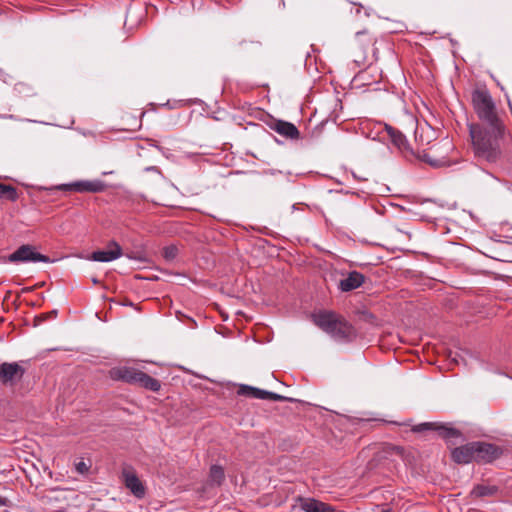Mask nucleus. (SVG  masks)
Segmentation results:
<instances>
[{"instance_id":"f257e3e1","label":"nucleus","mask_w":512,"mask_h":512,"mask_svg":"<svg viewBox=\"0 0 512 512\" xmlns=\"http://www.w3.org/2000/svg\"><path fill=\"white\" fill-rule=\"evenodd\" d=\"M475 156L488 163L512 164V133L504 126L469 125Z\"/></svg>"},{"instance_id":"2eb2a0df","label":"nucleus","mask_w":512,"mask_h":512,"mask_svg":"<svg viewBox=\"0 0 512 512\" xmlns=\"http://www.w3.org/2000/svg\"><path fill=\"white\" fill-rule=\"evenodd\" d=\"M375 42H376L375 38L372 35H370L366 30L359 31L356 33L355 47L359 48L360 50H363V52H364V55L361 58L362 62L367 60L368 50H370L372 52L373 56H375V49H374ZM355 62H360V60L355 59Z\"/></svg>"},{"instance_id":"b1692460","label":"nucleus","mask_w":512,"mask_h":512,"mask_svg":"<svg viewBox=\"0 0 512 512\" xmlns=\"http://www.w3.org/2000/svg\"><path fill=\"white\" fill-rule=\"evenodd\" d=\"M145 172L152 173L156 181H160L163 178L162 172L156 166L146 167Z\"/></svg>"},{"instance_id":"7ed1b4c3","label":"nucleus","mask_w":512,"mask_h":512,"mask_svg":"<svg viewBox=\"0 0 512 512\" xmlns=\"http://www.w3.org/2000/svg\"><path fill=\"white\" fill-rule=\"evenodd\" d=\"M472 104L474 111L480 120L472 125H483L485 127L504 126L505 123L499 116L496 104L486 89H477L472 92Z\"/></svg>"},{"instance_id":"0eeeda50","label":"nucleus","mask_w":512,"mask_h":512,"mask_svg":"<svg viewBox=\"0 0 512 512\" xmlns=\"http://www.w3.org/2000/svg\"><path fill=\"white\" fill-rule=\"evenodd\" d=\"M25 371V368L17 362L1 363L0 383L4 386H13L22 380Z\"/></svg>"},{"instance_id":"2f4dec72","label":"nucleus","mask_w":512,"mask_h":512,"mask_svg":"<svg viewBox=\"0 0 512 512\" xmlns=\"http://www.w3.org/2000/svg\"><path fill=\"white\" fill-rule=\"evenodd\" d=\"M253 230L255 231H258L260 233H266V231L268 230V228L266 226H250Z\"/></svg>"},{"instance_id":"6e6552de","label":"nucleus","mask_w":512,"mask_h":512,"mask_svg":"<svg viewBox=\"0 0 512 512\" xmlns=\"http://www.w3.org/2000/svg\"><path fill=\"white\" fill-rule=\"evenodd\" d=\"M473 444L475 462L490 463L499 458L502 454V449L495 444L483 441H474Z\"/></svg>"},{"instance_id":"412c9836","label":"nucleus","mask_w":512,"mask_h":512,"mask_svg":"<svg viewBox=\"0 0 512 512\" xmlns=\"http://www.w3.org/2000/svg\"><path fill=\"white\" fill-rule=\"evenodd\" d=\"M0 199L16 201L18 199L17 189L12 185L0 183Z\"/></svg>"},{"instance_id":"4be33fe9","label":"nucleus","mask_w":512,"mask_h":512,"mask_svg":"<svg viewBox=\"0 0 512 512\" xmlns=\"http://www.w3.org/2000/svg\"><path fill=\"white\" fill-rule=\"evenodd\" d=\"M225 478L224 470L219 465H212L209 473V482L212 485H220Z\"/></svg>"},{"instance_id":"20e7f679","label":"nucleus","mask_w":512,"mask_h":512,"mask_svg":"<svg viewBox=\"0 0 512 512\" xmlns=\"http://www.w3.org/2000/svg\"><path fill=\"white\" fill-rule=\"evenodd\" d=\"M108 375L114 381H122L130 385H137L153 392H158L161 388V382L159 380L130 366L113 367L109 370Z\"/></svg>"},{"instance_id":"f03ea898","label":"nucleus","mask_w":512,"mask_h":512,"mask_svg":"<svg viewBox=\"0 0 512 512\" xmlns=\"http://www.w3.org/2000/svg\"><path fill=\"white\" fill-rule=\"evenodd\" d=\"M311 317L313 323L335 341L349 342L356 335L354 327L332 311L321 310L313 313Z\"/></svg>"},{"instance_id":"a211bd4d","label":"nucleus","mask_w":512,"mask_h":512,"mask_svg":"<svg viewBox=\"0 0 512 512\" xmlns=\"http://www.w3.org/2000/svg\"><path fill=\"white\" fill-rule=\"evenodd\" d=\"M363 282V274L357 271H353L350 272L346 278L340 281L339 288L344 292H348L360 287L363 284Z\"/></svg>"},{"instance_id":"39448f33","label":"nucleus","mask_w":512,"mask_h":512,"mask_svg":"<svg viewBox=\"0 0 512 512\" xmlns=\"http://www.w3.org/2000/svg\"><path fill=\"white\" fill-rule=\"evenodd\" d=\"M7 261L10 263H50L51 259L37 251L36 247L30 244L19 246L13 253L8 255Z\"/></svg>"},{"instance_id":"473e14b6","label":"nucleus","mask_w":512,"mask_h":512,"mask_svg":"<svg viewBox=\"0 0 512 512\" xmlns=\"http://www.w3.org/2000/svg\"><path fill=\"white\" fill-rule=\"evenodd\" d=\"M6 505V499L0 496V507Z\"/></svg>"},{"instance_id":"c9c22d12","label":"nucleus","mask_w":512,"mask_h":512,"mask_svg":"<svg viewBox=\"0 0 512 512\" xmlns=\"http://www.w3.org/2000/svg\"><path fill=\"white\" fill-rule=\"evenodd\" d=\"M381 512H390V510H388V509H384V510H382Z\"/></svg>"},{"instance_id":"dca6fc26","label":"nucleus","mask_w":512,"mask_h":512,"mask_svg":"<svg viewBox=\"0 0 512 512\" xmlns=\"http://www.w3.org/2000/svg\"><path fill=\"white\" fill-rule=\"evenodd\" d=\"M451 458L457 464L473 462L475 459L473 442L454 448L451 452Z\"/></svg>"},{"instance_id":"7c9ffc66","label":"nucleus","mask_w":512,"mask_h":512,"mask_svg":"<svg viewBox=\"0 0 512 512\" xmlns=\"http://www.w3.org/2000/svg\"><path fill=\"white\" fill-rule=\"evenodd\" d=\"M48 318V314H42L40 316H36L34 321H35V326L37 325H40L43 321H45L46 319Z\"/></svg>"},{"instance_id":"bb28decb","label":"nucleus","mask_w":512,"mask_h":512,"mask_svg":"<svg viewBox=\"0 0 512 512\" xmlns=\"http://www.w3.org/2000/svg\"><path fill=\"white\" fill-rule=\"evenodd\" d=\"M495 241L512 244V235L505 234V235H495V238H493Z\"/></svg>"},{"instance_id":"ddd939ff","label":"nucleus","mask_w":512,"mask_h":512,"mask_svg":"<svg viewBox=\"0 0 512 512\" xmlns=\"http://www.w3.org/2000/svg\"><path fill=\"white\" fill-rule=\"evenodd\" d=\"M299 508L304 512H345L334 506L310 497H298Z\"/></svg>"},{"instance_id":"72a5a7b5","label":"nucleus","mask_w":512,"mask_h":512,"mask_svg":"<svg viewBox=\"0 0 512 512\" xmlns=\"http://www.w3.org/2000/svg\"><path fill=\"white\" fill-rule=\"evenodd\" d=\"M56 315H57V311L56 310H53L50 313H48V317H50V316L51 317H56Z\"/></svg>"},{"instance_id":"9b49d317","label":"nucleus","mask_w":512,"mask_h":512,"mask_svg":"<svg viewBox=\"0 0 512 512\" xmlns=\"http://www.w3.org/2000/svg\"><path fill=\"white\" fill-rule=\"evenodd\" d=\"M122 478L125 487L138 499L146 495V487L131 468H125L122 471Z\"/></svg>"},{"instance_id":"1a4fd4ad","label":"nucleus","mask_w":512,"mask_h":512,"mask_svg":"<svg viewBox=\"0 0 512 512\" xmlns=\"http://www.w3.org/2000/svg\"><path fill=\"white\" fill-rule=\"evenodd\" d=\"M107 185L101 180H80L72 183L62 184L58 189L64 191H74L78 193H98L103 192Z\"/></svg>"},{"instance_id":"9d476101","label":"nucleus","mask_w":512,"mask_h":512,"mask_svg":"<svg viewBox=\"0 0 512 512\" xmlns=\"http://www.w3.org/2000/svg\"><path fill=\"white\" fill-rule=\"evenodd\" d=\"M239 395L247 396L254 399L272 400V401H288L294 402L295 399L286 397L274 392L262 390L249 385H240L238 390Z\"/></svg>"},{"instance_id":"423d86ee","label":"nucleus","mask_w":512,"mask_h":512,"mask_svg":"<svg viewBox=\"0 0 512 512\" xmlns=\"http://www.w3.org/2000/svg\"><path fill=\"white\" fill-rule=\"evenodd\" d=\"M428 430L436 431L441 438L447 441H451L454 438H460L462 436L461 432L458 429H455L443 423L423 422L412 427V431L416 433Z\"/></svg>"},{"instance_id":"4468645a","label":"nucleus","mask_w":512,"mask_h":512,"mask_svg":"<svg viewBox=\"0 0 512 512\" xmlns=\"http://www.w3.org/2000/svg\"><path fill=\"white\" fill-rule=\"evenodd\" d=\"M121 255L122 249L120 245L115 241H111L106 250L94 251L89 259L97 262H110L118 259Z\"/></svg>"},{"instance_id":"c756f323","label":"nucleus","mask_w":512,"mask_h":512,"mask_svg":"<svg viewBox=\"0 0 512 512\" xmlns=\"http://www.w3.org/2000/svg\"><path fill=\"white\" fill-rule=\"evenodd\" d=\"M422 159H423L425 162H428V163H430V164H431V165H433V166H437V165L439 164V162H438V161H436V160H432V159L430 158V156H429V154H428V153H424V155H423Z\"/></svg>"},{"instance_id":"cd10ccee","label":"nucleus","mask_w":512,"mask_h":512,"mask_svg":"<svg viewBox=\"0 0 512 512\" xmlns=\"http://www.w3.org/2000/svg\"><path fill=\"white\" fill-rule=\"evenodd\" d=\"M415 140L421 146L428 145L430 143V141L428 139L423 138L422 134H419V128H416V130H415Z\"/></svg>"},{"instance_id":"f8f14e48","label":"nucleus","mask_w":512,"mask_h":512,"mask_svg":"<svg viewBox=\"0 0 512 512\" xmlns=\"http://www.w3.org/2000/svg\"><path fill=\"white\" fill-rule=\"evenodd\" d=\"M389 140L391 143L405 156L411 157L415 156L414 151L410 147L405 135L399 131L398 129L392 127L391 125L385 124L384 127Z\"/></svg>"},{"instance_id":"393cba45","label":"nucleus","mask_w":512,"mask_h":512,"mask_svg":"<svg viewBox=\"0 0 512 512\" xmlns=\"http://www.w3.org/2000/svg\"><path fill=\"white\" fill-rule=\"evenodd\" d=\"M75 469L80 474H85L89 470V466L82 460L75 464Z\"/></svg>"},{"instance_id":"a878e982","label":"nucleus","mask_w":512,"mask_h":512,"mask_svg":"<svg viewBox=\"0 0 512 512\" xmlns=\"http://www.w3.org/2000/svg\"><path fill=\"white\" fill-rule=\"evenodd\" d=\"M388 453L389 454H395V455H398L400 457H403V455H404V448L401 447V446H394V445H392V446H390L388 448Z\"/></svg>"},{"instance_id":"e433bc0d","label":"nucleus","mask_w":512,"mask_h":512,"mask_svg":"<svg viewBox=\"0 0 512 512\" xmlns=\"http://www.w3.org/2000/svg\"><path fill=\"white\" fill-rule=\"evenodd\" d=\"M7 116H2V118H6ZM9 118H12L13 116L12 115H9L8 116Z\"/></svg>"},{"instance_id":"6ab92c4d","label":"nucleus","mask_w":512,"mask_h":512,"mask_svg":"<svg viewBox=\"0 0 512 512\" xmlns=\"http://www.w3.org/2000/svg\"><path fill=\"white\" fill-rule=\"evenodd\" d=\"M498 492V486L481 483L473 487V489L470 492V495L475 498H483L495 496L498 494Z\"/></svg>"},{"instance_id":"aec40b11","label":"nucleus","mask_w":512,"mask_h":512,"mask_svg":"<svg viewBox=\"0 0 512 512\" xmlns=\"http://www.w3.org/2000/svg\"><path fill=\"white\" fill-rule=\"evenodd\" d=\"M13 91L21 98L32 97L36 95L35 89L32 85L26 82H18L14 85Z\"/></svg>"},{"instance_id":"5701e85b","label":"nucleus","mask_w":512,"mask_h":512,"mask_svg":"<svg viewBox=\"0 0 512 512\" xmlns=\"http://www.w3.org/2000/svg\"><path fill=\"white\" fill-rule=\"evenodd\" d=\"M178 249L176 246H167L163 249V256L166 260H173L177 255Z\"/></svg>"},{"instance_id":"f3484780","label":"nucleus","mask_w":512,"mask_h":512,"mask_svg":"<svg viewBox=\"0 0 512 512\" xmlns=\"http://www.w3.org/2000/svg\"><path fill=\"white\" fill-rule=\"evenodd\" d=\"M270 128L287 139L298 140L300 138L298 128L291 122L276 120L270 125Z\"/></svg>"},{"instance_id":"c85d7f7f","label":"nucleus","mask_w":512,"mask_h":512,"mask_svg":"<svg viewBox=\"0 0 512 512\" xmlns=\"http://www.w3.org/2000/svg\"><path fill=\"white\" fill-rule=\"evenodd\" d=\"M126 256L129 258V259H134V260H138V261H146V257L140 253V252H137V253H127Z\"/></svg>"},{"instance_id":"f704fd0d","label":"nucleus","mask_w":512,"mask_h":512,"mask_svg":"<svg viewBox=\"0 0 512 512\" xmlns=\"http://www.w3.org/2000/svg\"><path fill=\"white\" fill-rule=\"evenodd\" d=\"M445 144L448 146V148H451V144L449 142H446Z\"/></svg>"}]
</instances>
